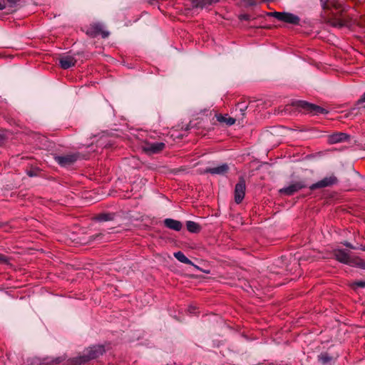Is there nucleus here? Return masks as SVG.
Here are the masks:
<instances>
[{
  "instance_id": "nucleus-1",
  "label": "nucleus",
  "mask_w": 365,
  "mask_h": 365,
  "mask_svg": "<svg viewBox=\"0 0 365 365\" xmlns=\"http://www.w3.org/2000/svg\"><path fill=\"white\" fill-rule=\"evenodd\" d=\"M105 352V348L102 345H97L89 347L86 350V353L73 359L74 365H81L86 364L90 360L98 358Z\"/></svg>"
},
{
  "instance_id": "nucleus-2",
  "label": "nucleus",
  "mask_w": 365,
  "mask_h": 365,
  "mask_svg": "<svg viewBox=\"0 0 365 365\" xmlns=\"http://www.w3.org/2000/svg\"><path fill=\"white\" fill-rule=\"evenodd\" d=\"M80 158L79 153H71L66 155H53L54 160L63 168L73 165Z\"/></svg>"
},
{
  "instance_id": "nucleus-3",
  "label": "nucleus",
  "mask_w": 365,
  "mask_h": 365,
  "mask_svg": "<svg viewBox=\"0 0 365 365\" xmlns=\"http://www.w3.org/2000/svg\"><path fill=\"white\" fill-rule=\"evenodd\" d=\"M293 105L300 109V110L309 112L314 114H319V113H327V110L319 106H317L313 103H309L304 101H298L293 103Z\"/></svg>"
},
{
  "instance_id": "nucleus-4",
  "label": "nucleus",
  "mask_w": 365,
  "mask_h": 365,
  "mask_svg": "<svg viewBox=\"0 0 365 365\" xmlns=\"http://www.w3.org/2000/svg\"><path fill=\"white\" fill-rule=\"evenodd\" d=\"M86 34L91 38H95L98 36H101V37L103 38H107L110 34L108 31H105L103 29V25L99 23L90 25L86 29Z\"/></svg>"
},
{
  "instance_id": "nucleus-5",
  "label": "nucleus",
  "mask_w": 365,
  "mask_h": 365,
  "mask_svg": "<svg viewBox=\"0 0 365 365\" xmlns=\"http://www.w3.org/2000/svg\"><path fill=\"white\" fill-rule=\"evenodd\" d=\"M307 187L304 181L292 182L289 185L279 190V192L282 195L291 196L299 190Z\"/></svg>"
},
{
  "instance_id": "nucleus-6",
  "label": "nucleus",
  "mask_w": 365,
  "mask_h": 365,
  "mask_svg": "<svg viewBox=\"0 0 365 365\" xmlns=\"http://www.w3.org/2000/svg\"><path fill=\"white\" fill-rule=\"evenodd\" d=\"M333 255L334 258L339 262L351 265L352 263L353 257L350 255L349 251L344 249L336 248L333 250Z\"/></svg>"
},
{
  "instance_id": "nucleus-7",
  "label": "nucleus",
  "mask_w": 365,
  "mask_h": 365,
  "mask_svg": "<svg viewBox=\"0 0 365 365\" xmlns=\"http://www.w3.org/2000/svg\"><path fill=\"white\" fill-rule=\"evenodd\" d=\"M245 180L244 178L240 177L238 182L235 185L234 191L235 202L237 204L241 203L243 200L245 195Z\"/></svg>"
},
{
  "instance_id": "nucleus-8",
  "label": "nucleus",
  "mask_w": 365,
  "mask_h": 365,
  "mask_svg": "<svg viewBox=\"0 0 365 365\" xmlns=\"http://www.w3.org/2000/svg\"><path fill=\"white\" fill-rule=\"evenodd\" d=\"M337 178L335 175H331L329 177H325L322 180L317 182L316 183L312 184V185L309 186V189L314 190L316 189L330 187L337 184Z\"/></svg>"
},
{
  "instance_id": "nucleus-9",
  "label": "nucleus",
  "mask_w": 365,
  "mask_h": 365,
  "mask_svg": "<svg viewBox=\"0 0 365 365\" xmlns=\"http://www.w3.org/2000/svg\"><path fill=\"white\" fill-rule=\"evenodd\" d=\"M165 148V144L163 142L146 143L143 147V150L148 154H156L161 152Z\"/></svg>"
},
{
  "instance_id": "nucleus-10",
  "label": "nucleus",
  "mask_w": 365,
  "mask_h": 365,
  "mask_svg": "<svg viewBox=\"0 0 365 365\" xmlns=\"http://www.w3.org/2000/svg\"><path fill=\"white\" fill-rule=\"evenodd\" d=\"M229 166L227 163H223L220 165L214 168H206L204 173H210L211 175H223L229 171Z\"/></svg>"
},
{
  "instance_id": "nucleus-11",
  "label": "nucleus",
  "mask_w": 365,
  "mask_h": 365,
  "mask_svg": "<svg viewBox=\"0 0 365 365\" xmlns=\"http://www.w3.org/2000/svg\"><path fill=\"white\" fill-rule=\"evenodd\" d=\"M319 2L324 11H329L332 8L339 9L342 6L338 0H319Z\"/></svg>"
},
{
  "instance_id": "nucleus-12",
  "label": "nucleus",
  "mask_w": 365,
  "mask_h": 365,
  "mask_svg": "<svg viewBox=\"0 0 365 365\" xmlns=\"http://www.w3.org/2000/svg\"><path fill=\"white\" fill-rule=\"evenodd\" d=\"M76 62V59L71 56H62L59 58V64L63 69H68L74 66Z\"/></svg>"
},
{
  "instance_id": "nucleus-13",
  "label": "nucleus",
  "mask_w": 365,
  "mask_h": 365,
  "mask_svg": "<svg viewBox=\"0 0 365 365\" xmlns=\"http://www.w3.org/2000/svg\"><path fill=\"white\" fill-rule=\"evenodd\" d=\"M349 138V135L344 133H336L329 135L328 142L330 144H335L341 142L346 141Z\"/></svg>"
},
{
  "instance_id": "nucleus-14",
  "label": "nucleus",
  "mask_w": 365,
  "mask_h": 365,
  "mask_svg": "<svg viewBox=\"0 0 365 365\" xmlns=\"http://www.w3.org/2000/svg\"><path fill=\"white\" fill-rule=\"evenodd\" d=\"M317 358H318V361L322 364L331 365L332 364H334L336 361L337 356L334 357V356H331L329 354H328L327 352H322L319 355H318Z\"/></svg>"
},
{
  "instance_id": "nucleus-15",
  "label": "nucleus",
  "mask_w": 365,
  "mask_h": 365,
  "mask_svg": "<svg viewBox=\"0 0 365 365\" xmlns=\"http://www.w3.org/2000/svg\"><path fill=\"white\" fill-rule=\"evenodd\" d=\"M163 223L167 228L175 231H180L182 227L181 222L171 218H166Z\"/></svg>"
},
{
  "instance_id": "nucleus-16",
  "label": "nucleus",
  "mask_w": 365,
  "mask_h": 365,
  "mask_svg": "<svg viewBox=\"0 0 365 365\" xmlns=\"http://www.w3.org/2000/svg\"><path fill=\"white\" fill-rule=\"evenodd\" d=\"M217 120L221 123H225L228 126H231L234 125L237 120V118H232L229 116L227 114L222 115L217 114L216 115Z\"/></svg>"
},
{
  "instance_id": "nucleus-17",
  "label": "nucleus",
  "mask_w": 365,
  "mask_h": 365,
  "mask_svg": "<svg viewBox=\"0 0 365 365\" xmlns=\"http://www.w3.org/2000/svg\"><path fill=\"white\" fill-rule=\"evenodd\" d=\"M282 21L294 25H298L299 24L300 19L299 16L293 14L284 12Z\"/></svg>"
},
{
  "instance_id": "nucleus-18",
  "label": "nucleus",
  "mask_w": 365,
  "mask_h": 365,
  "mask_svg": "<svg viewBox=\"0 0 365 365\" xmlns=\"http://www.w3.org/2000/svg\"><path fill=\"white\" fill-rule=\"evenodd\" d=\"M193 7L203 8L207 5H210L212 3H216L219 0H190Z\"/></svg>"
},
{
  "instance_id": "nucleus-19",
  "label": "nucleus",
  "mask_w": 365,
  "mask_h": 365,
  "mask_svg": "<svg viewBox=\"0 0 365 365\" xmlns=\"http://www.w3.org/2000/svg\"><path fill=\"white\" fill-rule=\"evenodd\" d=\"M187 230L191 233H198L201 230L200 225L193 221L186 222Z\"/></svg>"
},
{
  "instance_id": "nucleus-20",
  "label": "nucleus",
  "mask_w": 365,
  "mask_h": 365,
  "mask_svg": "<svg viewBox=\"0 0 365 365\" xmlns=\"http://www.w3.org/2000/svg\"><path fill=\"white\" fill-rule=\"evenodd\" d=\"M174 257L180 262L186 264H192V262L182 252L178 251L174 252Z\"/></svg>"
},
{
  "instance_id": "nucleus-21",
  "label": "nucleus",
  "mask_w": 365,
  "mask_h": 365,
  "mask_svg": "<svg viewBox=\"0 0 365 365\" xmlns=\"http://www.w3.org/2000/svg\"><path fill=\"white\" fill-rule=\"evenodd\" d=\"M247 108V106L244 103H238L237 105L236 110H239L240 113V116L235 115L237 119L240 120H242L244 118V116L245 115V111Z\"/></svg>"
},
{
  "instance_id": "nucleus-22",
  "label": "nucleus",
  "mask_w": 365,
  "mask_h": 365,
  "mask_svg": "<svg viewBox=\"0 0 365 365\" xmlns=\"http://www.w3.org/2000/svg\"><path fill=\"white\" fill-rule=\"evenodd\" d=\"M114 214L112 213H101L96 217V219L98 222H106L113 220Z\"/></svg>"
},
{
  "instance_id": "nucleus-23",
  "label": "nucleus",
  "mask_w": 365,
  "mask_h": 365,
  "mask_svg": "<svg viewBox=\"0 0 365 365\" xmlns=\"http://www.w3.org/2000/svg\"><path fill=\"white\" fill-rule=\"evenodd\" d=\"M350 266L365 269V261L358 257H353L352 263Z\"/></svg>"
},
{
  "instance_id": "nucleus-24",
  "label": "nucleus",
  "mask_w": 365,
  "mask_h": 365,
  "mask_svg": "<svg viewBox=\"0 0 365 365\" xmlns=\"http://www.w3.org/2000/svg\"><path fill=\"white\" fill-rule=\"evenodd\" d=\"M4 1L6 2L8 7L9 8V10L11 12H13L16 10L17 4L19 1V0H4Z\"/></svg>"
},
{
  "instance_id": "nucleus-25",
  "label": "nucleus",
  "mask_w": 365,
  "mask_h": 365,
  "mask_svg": "<svg viewBox=\"0 0 365 365\" xmlns=\"http://www.w3.org/2000/svg\"><path fill=\"white\" fill-rule=\"evenodd\" d=\"M284 12H278V11H274V12H268L267 13V15L268 16H272L278 19L279 21H282Z\"/></svg>"
},
{
  "instance_id": "nucleus-26",
  "label": "nucleus",
  "mask_w": 365,
  "mask_h": 365,
  "mask_svg": "<svg viewBox=\"0 0 365 365\" xmlns=\"http://www.w3.org/2000/svg\"><path fill=\"white\" fill-rule=\"evenodd\" d=\"M11 258L8 257L7 256L0 254V264H7L9 265L10 264Z\"/></svg>"
},
{
  "instance_id": "nucleus-27",
  "label": "nucleus",
  "mask_w": 365,
  "mask_h": 365,
  "mask_svg": "<svg viewBox=\"0 0 365 365\" xmlns=\"http://www.w3.org/2000/svg\"><path fill=\"white\" fill-rule=\"evenodd\" d=\"M7 131H0V145H3L5 142L7 136Z\"/></svg>"
},
{
  "instance_id": "nucleus-28",
  "label": "nucleus",
  "mask_w": 365,
  "mask_h": 365,
  "mask_svg": "<svg viewBox=\"0 0 365 365\" xmlns=\"http://www.w3.org/2000/svg\"><path fill=\"white\" fill-rule=\"evenodd\" d=\"M38 169H31L26 171L27 175L29 177H36L38 175Z\"/></svg>"
},
{
  "instance_id": "nucleus-29",
  "label": "nucleus",
  "mask_w": 365,
  "mask_h": 365,
  "mask_svg": "<svg viewBox=\"0 0 365 365\" xmlns=\"http://www.w3.org/2000/svg\"><path fill=\"white\" fill-rule=\"evenodd\" d=\"M354 286L358 287L365 288V281H357L354 283Z\"/></svg>"
},
{
  "instance_id": "nucleus-30",
  "label": "nucleus",
  "mask_w": 365,
  "mask_h": 365,
  "mask_svg": "<svg viewBox=\"0 0 365 365\" xmlns=\"http://www.w3.org/2000/svg\"><path fill=\"white\" fill-rule=\"evenodd\" d=\"M250 16L247 14H242L240 16V20H245V21H249L250 20Z\"/></svg>"
},
{
  "instance_id": "nucleus-31",
  "label": "nucleus",
  "mask_w": 365,
  "mask_h": 365,
  "mask_svg": "<svg viewBox=\"0 0 365 365\" xmlns=\"http://www.w3.org/2000/svg\"><path fill=\"white\" fill-rule=\"evenodd\" d=\"M364 103H365V92L358 101V104H362Z\"/></svg>"
},
{
  "instance_id": "nucleus-32",
  "label": "nucleus",
  "mask_w": 365,
  "mask_h": 365,
  "mask_svg": "<svg viewBox=\"0 0 365 365\" xmlns=\"http://www.w3.org/2000/svg\"><path fill=\"white\" fill-rule=\"evenodd\" d=\"M344 246H346V247H349L351 249H353V250H355L356 247H354L350 242H344L342 243Z\"/></svg>"
},
{
  "instance_id": "nucleus-33",
  "label": "nucleus",
  "mask_w": 365,
  "mask_h": 365,
  "mask_svg": "<svg viewBox=\"0 0 365 365\" xmlns=\"http://www.w3.org/2000/svg\"><path fill=\"white\" fill-rule=\"evenodd\" d=\"M188 312L190 313V314H194L195 312V307H192V306H190L188 308Z\"/></svg>"
},
{
  "instance_id": "nucleus-34",
  "label": "nucleus",
  "mask_w": 365,
  "mask_h": 365,
  "mask_svg": "<svg viewBox=\"0 0 365 365\" xmlns=\"http://www.w3.org/2000/svg\"><path fill=\"white\" fill-rule=\"evenodd\" d=\"M344 25V24L341 21H337V22L336 24H334V26H338L339 27L342 26Z\"/></svg>"
},
{
  "instance_id": "nucleus-35",
  "label": "nucleus",
  "mask_w": 365,
  "mask_h": 365,
  "mask_svg": "<svg viewBox=\"0 0 365 365\" xmlns=\"http://www.w3.org/2000/svg\"><path fill=\"white\" fill-rule=\"evenodd\" d=\"M6 7V4L4 3H2L0 1V10H3Z\"/></svg>"
},
{
  "instance_id": "nucleus-36",
  "label": "nucleus",
  "mask_w": 365,
  "mask_h": 365,
  "mask_svg": "<svg viewBox=\"0 0 365 365\" xmlns=\"http://www.w3.org/2000/svg\"><path fill=\"white\" fill-rule=\"evenodd\" d=\"M360 249H361V250L365 251V247H361Z\"/></svg>"
}]
</instances>
